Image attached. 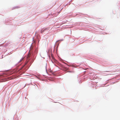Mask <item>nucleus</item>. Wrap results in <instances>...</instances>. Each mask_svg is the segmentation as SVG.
Wrapping results in <instances>:
<instances>
[{
    "mask_svg": "<svg viewBox=\"0 0 120 120\" xmlns=\"http://www.w3.org/2000/svg\"><path fill=\"white\" fill-rule=\"evenodd\" d=\"M44 30H43V31L42 30L41 32H44Z\"/></svg>",
    "mask_w": 120,
    "mask_h": 120,
    "instance_id": "obj_2",
    "label": "nucleus"
},
{
    "mask_svg": "<svg viewBox=\"0 0 120 120\" xmlns=\"http://www.w3.org/2000/svg\"><path fill=\"white\" fill-rule=\"evenodd\" d=\"M28 76H30V75H28Z\"/></svg>",
    "mask_w": 120,
    "mask_h": 120,
    "instance_id": "obj_3",
    "label": "nucleus"
},
{
    "mask_svg": "<svg viewBox=\"0 0 120 120\" xmlns=\"http://www.w3.org/2000/svg\"><path fill=\"white\" fill-rule=\"evenodd\" d=\"M23 58H22L20 60V62H21L22 60H23Z\"/></svg>",
    "mask_w": 120,
    "mask_h": 120,
    "instance_id": "obj_1",
    "label": "nucleus"
}]
</instances>
